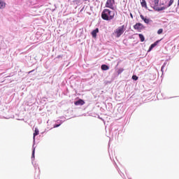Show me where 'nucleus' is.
I'll use <instances>...</instances> for the list:
<instances>
[{
    "label": "nucleus",
    "instance_id": "f257e3e1",
    "mask_svg": "<svg viewBox=\"0 0 179 179\" xmlns=\"http://www.w3.org/2000/svg\"><path fill=\"white\" fill-rule=\"evenodd\" d=\"M115 17V12L108 8H105L101 13V18L103 20H113Z\"/></svg>",
    "mask_w": 179,
    "mask_h": 179
},
{
    "label": "nucleus",
    "instance_id": "f03ea898",
    "mask_svg": "<svg viewBox=\"0 0 179 179\" xmlns=\"http://www.w3.org/2000/svg\"><path fill=\"white\" fill-rule=\"evenodd\" d=\"M124 31H125V30L124 29V25H122L115 30V34L116 35V37L119 38L124 34Z\"/></svg>",
    "mask_w": 179,
    "mask_h": 179
},
{
    "label": "nucleus",
    "instance_id": "7ed1b4c3",
    "mask_svg": "<svg viewBox=\"0 0 179 179\" xmlns=\"http://www.w3.org/2000/svg\"><path fill=\"white\" fill-rule=\"evenodd\" d=\"M114 5H115V0H107L105 6L114 10Z\"/></svg>",
    "mask_w": 179,
    "mask_h": 179
},
{
    "label": "nucleus",
    "instance_id": "20e7f679",
    "mask_svg": "<svg viewBox=\"0 0 179 179\" xmlns=\"http://www.w3.org/2000/svg\"><path fill=\"white\" fill-rule=\"evenodd\" d=\"M134 29L135 30H138V31H141L142 30V29H143V25L141 23H136L134 26Z\"/></svg>",
    "mask_w": 179,
    "mask_h": 179
},
{
    "label": "nucleus",
    "instance_id": "39448f33",
    "mask_svg": "<svg viewBox=\"0 0 179 179\" xmlns=\"http://www.w3.org/2000/svg\"><path fill=\"white\" fill-rule=\"evenodd\" d=\"M160 41H162V39L158 40V41H155L154 43H152L150 45V47L149 48L148 52L152 51V50H153V48H155V47H156V45H157V44H159V43H160Z\"/></svg>",
    "mask_w": 179,
    "mask_h": 179
},
{
    "label": "nucleus",
    "instance_id": "423d86ee",
    "mask_svg": "<svg viewBox=\"0 0 179 179\" xmlns=\"http://www.w3.org/2000/svg\"><path fill=\"white\" fill-rule=\"evenodd\" d=\"M75 106H83L85 104V101L83 99H79L78 101L74 102Z\"/></svg>",
    "mask_w": 179,
    "mask_h": 179
},
{
    "label": "nucleus",
    "instance_id": "0eeeda50",
    "mask_svg": "<svg viewBox=\"0 0 179 179\" xmlns=\"http://www.w3.org/2000/svg\"><path fill=\"white\" fill-rule=\"evenodd\" d=\"M97 33H99V28H96L92 31V36L93 38H96V37H97Z\"/></svg>",
    "mask_w": 179,
    "mask_h": 179
},
{
    "label": "nucleus",
    "instance_id": "6e6552de",
    "mask_svg": "<svg viewBox=\"0 0 179 179\" xmlns=\"http://www.w3.org/2000/svg\"><path fill=\"white\" fill-rule=\"evenodd\" d=\"M6 7V3L3 0H0V9H5Z\"/></svg>",
    "mask_w": 179,
    "mask_h": 179
},
{
    "label": "nucleus",
    "instance_id": "1a4fd4ad",
    "mask_svg": "<svg viewBox=\"0 0 179 179\" xmlns=\"http://www.w3.org/2000/svg\"><path fill=\"white\" fill-rule=\"evenodd\" d=\"M141 19L145 22L147 24H149L150 20L148 18H145V17L143 15H140Z\"/></svg>",
    "mask_w": 179,
    "mask_h": 179
},
{
    "label": "nucleus",
    "instance_id": "9d476101",
    "mask_svg": "<svg viewBox=\"0 0 179 179\" xmlns=\"http://www.w3.org/2000/svg\"><path fill=\"white\" fill-rule=\"evenodd\" d=\"M101 69H102V71H108L110 69V67L106 64H102L101 66Z\"/></svg>",
    "mask_w": 179,
    "mask_h": 179
},
{
    "label": "nucleus",
    "instance_id": "9b49d317",
    "mask_svg": "<svg viewBox=\"0 0 179 179\" xmlns=\"http://www.w3.org/2000/svg\"><path fill=\"white\" fill-rule=\"evenodd\" d=\"M141 3L142 8H148L146 0H141Z\"/></svg>",
    "mask_w": 179,
    "mask_h": 179
},
{
    "label": "nucleus",
    "instance_id": "f8f14e48",
    "mask_svg": "<svg viewBox=\"0 0 179 179\" xmlns=\"http://www.w3.org/2000/svg\"><path fill=\"white\" fill-rule=\"evenodd\" d=\"M39 132L40 131H38V129L35 128L34 133V139H35L36 136L38 135Z\"/></svg>",
    "mask_w": 179,
    "mask_h": 179
},
{
    "label": "nucleus",
    "instance_id": "ddd939ff",
    "mask_svg": "<svg viewBox=\"0 0 179 179\" xmlns=\"http://www.w3.org/2000/svg\"><path fill=\"white\" fill-rule=\"evenodd\" d=\"M138 36H139V38H140L141 43H143V41H145V36H143V34H139Z\"/></svg>",
    "mask_w": 179,
    "mask_h": 179
},
{
    "label": "nucleus",
    "instance_id": "4468645a",
    "mask_svg": "<svg viewBox=\"0 0 179 179\" xmlns=\"http://www.w3.org/2000/svg\"><path fill=\"white\" fill-rule=\"evenodd\" d=\"M152 5H154V6H159V0H152Z\"/></svg>",
    "mask_w": 179,
    "mask_h": 179
},
{
    "label": "nucleus",
    "instance_id": "2eb2a0df",
    "mask_svg": "<svg viewBox=\"0 0 179 179\" xmlns=\"http://www.w3.org/2000/svg\"><path fill=\"white\" fill-rule=\"evenodd\" d=\"M117 74L118 75H121V73H122V72H124V69L123 68H120L117 70Z\"/></svg>",
    "mask_w": 179,
    "mask_h": 179
},
{
    "label": "nucleus",
    "instance_id": "dca6fc26",
    "mask_svg": "<svg viewBox=\"0 0 179 179\" xmlns=\"http://www.w3.org/2000/svg\"><path fill=\"white\" fill-rule=\"evenodd\" d=\"M155 9L156 10H164V9H166V7H161V8H158L157 6H155Z\"/></svg>",
    "mask_w": 179,
    "mask_h": 179
},
{
    "label": "nucleus",
    "instance_id": "f3484780",
    "mask_svg": "<svg viewBox=\"0 0 179 179\" xmlns=\"http://www.w3.org/2000/svg\"><path fill=\"white\" fill-rule=\"evenodd\" d=\"M173 3H174V0H170L169 2V4L167 6V8H170V6H171V5H173Z\"/></svg>",
    "mask_w": 179,
    "mask_h": 179
},
{
    "label": "nucleus",
    "instance_id": "a211bd4d",
    "mask_svg": "<svg viewBox=\"0 0 179 179\" xmlns=\"http://www.w3.org/2000/svg\"><path fill=\"white\" fill-rule=\"evenodd\" d=\"M132 79L133 80H138V78L136 76L134 75L132 76Z\"/></svg>",
    "mask_w": 179,
    "mask_h": 179
},
{
    "label": "nucleus",
    "instance_id": "6ab92c4d",
    "mask_svg": "<svg viewBox=\"0 0 179 179\" xmlns=\"http://www.w3.org/2000/svg\"><path fill=\"white\" fill-rule=\"evenodd\" d=\"M162 33H163V29H159L157 31V34H162Z\"/></svg>",
    "mask_w": 179,
    "mask_h": 179
},
{
    "label": "nucleus",
    "instance_id": "aec40b11",
    "mask_svg": "<svg viewBox=\"0 0 179 179\" xmlns=\"http://www.w3.org/2000/svg\"><path fill=\"white\" fill-rule=\"evenodd\" d=\"M61 124H55L54 125V128H58V127H59Z\"/></svg>",
    "mask_w": 179,
    "mask_h": 179
},
{
    "label": "nucleus",
    "instance_id": "412c9836",
    "mask_svg": "<svg viewBox=\"0 0 179 179\" xmlns=\"http://www.w3.org/2000/svg\"><path fill=\"white\" fill-rule=\"evenodd\" d=\"M34 152H35V149H34L33 152H32V157H34Z\"/></svg>",
    "mask_w": 179,
    "mask_h": 179
},
{
    "label": "nucleus",
    "instance_id": "4be33fe9",
    "mask_svg": "<svg viewBox=\"0 0 179 179\" xmlns=\"http://www.w3.org/2000/svg\"><path fill=\"white\" fill-rule=\"evenodd\" d=\"M89 0H83L84 2H87Z\"/></svg>",
    "mask_w": 179,
    "mask_h": 179
},
{
    "label": "nucleus",
    "instance_id": "5701e85b",
    "mask_svg": "<svg viewBox=\"0 0 179 179\" xmlns=\"http://www.w3.org/2000/svg\"><path fill=\"white\" fill-rule=\"evenodd\" d=\"M131 17H132V14H131Z\"/></svg>",
    "mask_w": 179,
    "mask_h": 179
}]
</instances>
